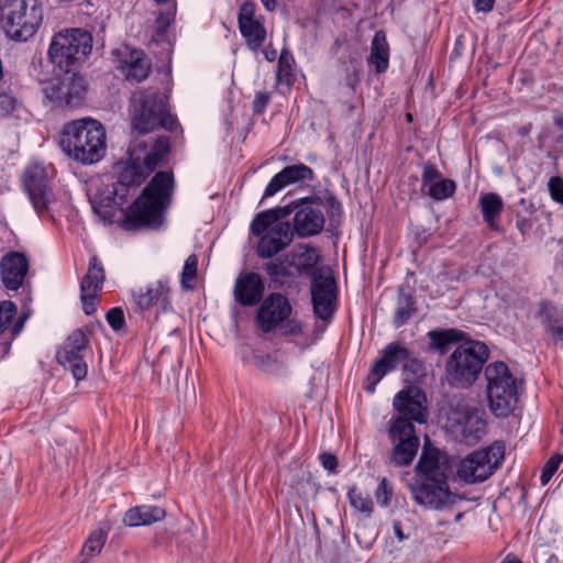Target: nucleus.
Here are the masks:
<instances>
[{"mask_svg": "<svg viewBox=\"0 0 563 563\" xmlns=\"http://www.w3.org/2000/svg\"><path fill=\"white\" fill-rule=\"evenodd\" d=\"M409 489L415 503L428 510L451 509L461 500L451 492L448 478H420Z\"/></svg>", "mask_w": 563, "mask_h": 563, "instance_id": "f8f14e48", "label": "nucleus"}, {"mask_svg": "<svg viewBox=\"0 0 563 563\" xmlns=\"http://www.w3.org/2000/svg\"><path fill=\"white\" fill-rule=\"evenodd\" d=\"M393 531H394V534L398 539L399 542H402L404 540L407 539V536H405V533L402 531V528H401V525H400L399 521H394V523H393Z\"/></svg>", "mask_w": 563, "mask_h": 563, "instance_id": "13d9d810", "label": "nucleus"}, {"mask_svg": "<svg viewBox=\"0 0 563 563\" xmlns=\"http://www.w3.org/2000/svg\"><path fill=\"white\" fill-rule=\"evenodd\" d=\"M417 311L416 300L413 295L404 288H399L397 297V307L394 313L393 323L396 328H400L406 324L411 316Z\"/></svg>", "mask_w": 563, "mask_h": 563, "instance_id": "c9c22d12", "label": "nucleus"}, {"mask_svg": "<svg viewBox=\"0 0 563 563\" xmlns=\"http://www.w3.org/2000/svg\"><path fill=\"white\" fill-rule=\"evenodd\" d=\"M273 212H260L251 223V233L258 238L256 254L261 258H272L284 251L294 240V229L289 222L274 223Z\"/></svg>", "mask_w": 563, "mask_h": 563, "instance_id": "1a4fd4ad", "label": "nucleus"}, {"mask_svg": "<svg viewBox=\"0 0 563 563\" xmlns=\"http://www.w3.org/2000/svg\"><path fill=\"white\" fill-rule=\"evenodd\" d=\"M287 254L292 264L295 276L316 275L314 268L320 260L317 249L306 245L299 252H289Z\"/></svg>", "mask_w": 563, "mask_h": 563, "instance_id": "2f4dec72", "label": "nucleus"}, {"mask_svg": "<svg viewBox=\"0 0 563 563\" xmlns=\"http://www.w3.org/2000/svg\"><path fill=\"white\" fill-rule=\"evenodd\" d=\"M263 54L265 56V58L268 60V62H273L275 60L276 56H277V52L275 48H273L271 45L265 47L263 49Z\"/></svg>", "mask_w": 563, "mask_h": 563, "instance_id": "bf43d9fd", "label": "nucleus"}, {"mask_svg": "<svg viewBox=\"0 0 563 563\" xmlns=\"http://www.w3.org/2000/svg\"><path fill=\"white\" fill-rule=\"evenodd\" d=\"M291 310L292 308L284 295L272 292L258 308L256 321L260 329L264 333L272 332L289 318Z\"/></svg>", "mask_w": 563, "mask_h": 563, "instance_id": "a211bd4d", "label": "nucleus"}, {"mask_svg": "<svg viewBox=\"0 0 563 563\" xmlns=\"http://www.w3.org/2000/svg\"><path fill=\"white\" fill-rule=\"evenodd\" d=\"M168 97L158 89H139L131 96L132 128L139 134H147L159 128L170 132L180 129L177 118L170 113Z\"/></svg>", "mask_w": 563, "mask_h": 563, "instance_id": "7ed1b4c3", "label": "nucleus"}, {"mask_svg": "<svg viewBox=\"0 0 563 563\" xmlns=\"http://www.w3.org/2000/svg\"><path fill=\"white\" fill-rule=\"evenodd\" d=\"M415 470L421 478H448L446 459L439 450L423 451Z\"/></svg>", "mask_w": 563, "mask_h": 563, "instance_id": "c756f323", "label": "nucleus"}, {"mask_svg": "<svg viewBox=\"0 0 563 563\" xmlns=\"http://www.w3.org/2000/svg\"><path fill=\"white\" fill-rule=\"evenodd\" d=\"M495 0H474L475 10L478 12H490L494 9Z\"/></svg>", "mask_w": 563, "mask_h": 563, "instance_id": "4d7b16f0", "label": "nucleus"}, {"mask_svg": "<svg viewBox=\"0 0 563 563\" xmlns=\"http://www.w3.org/2000/svg\"><path fill=\"white\" fill-rule=\"evenodd\" d=\"M169 153V139L158 136L147 144L134 140L129 147V158L117 164L118 180L112 185V197L106 199V207L123 206L130 189L140 187L145 179L166 159Z\"/></svg>", "mask_w": 563, "mask_h": 563, "instance_id": "f257e3e1", "label": "nucleus"}, {"mask_svg": "<svg viewBox=\"0 0 563 563\" xmlns=\"http://www.w3.org/2000/svg\"><path fill=\"white\" fill-rule=\"evenodd\" d=\"M483 219L492 230L498 229V221L504 210V201L498 194H482L478 199Z\"/></svg>", "mask_w": 563, "mask_h": 563, "instance_id": "473e14b6", "label": "nucleus"}, {"mask_svg": "<svg viewBox=\"0 0 563 563\" xmlns=\"http://www.w3.org/2000/svg\"><path fill=\"white\" fill-rule=\"evenodd\" d=\"M394 408L398 411V416L395 419H402L407 423L418 422L424 423L427 421V409L422 401L417 397L412 396V390L404 389L400 390L394 398Z\"/></svg>", "mask_w": 563, "mask_h": 563, "instance_id": "cd10ccee", "label": "nucleus"}, {"mask_svg": "<svg viewBox=\"0 0 563 563\" xmlns=\"http://www.w3.org/2000/svg\"><path fill=\"white\" fill-rule=\"evenodd\" d=\"M132 298L140 311L157 308L159 311H167L170 306V288L167 280H156L145 287L132 291Z\"/></svg>", "mask_w": 563, "mask_h": 563, "instance_id": "6ab92c4d", "label": "nucleus"}, {"mask_svg": "<svg viewBox=\"0 0 563 563\" xmlns=\"http://www.w3.org/2000/svg\"><path fill=\"white\" fill-rule=\"evenodd\" d=\"M319 461L324 470L335 473L338 467V459L334 454L324 452L319 455Z\"/></svg>", "mask_w": 563, "mask_h": 563, "instance_id": "5fc2aeb1", "label": "nucleus"}, {"mask_svg": "<svg viewBox=\"0 0 563 563\" xmlns=\"http://www.w3.org/2000/svg\"><path fill=\"white\" fill-rule=\"evenodd\" d=\"M528 132H529V131H528V129H527V128H522V129L519 131V133H520L521 135H527V134H528Z\"/></svg>", "mask_w": 563, "mask_h": 563, "instance_id": "69168bd1", "label": "nucleus"}, {"mask_svg": "<svg viewBox=\"0 0 563 563\" xmlns=\"http://www.w3.org/2000/svg\"><path fill=\"white\" fill-rule=\"evenodd\" d=\"M311 300L314 314L329 321L336 309V284L332 276L313 275L311 279Z\"/></svg>", "mask_w": 563, "mask_h": 563, "instance_id": "f3484780", "label": "nucleus"}, {"mask_svg": "<svg viewBox=\"0 0 563 563\" xmlns=\"http://www.w3.org/2000/svg\"><path fill=\"white\" fill-rule=\"evenodd\" d=\"M286 322L282 323V332L285 335H296L302 333V325L301 323L296 319H287Z\"/></svg>", "mask_w": 563, "mask_h": 563, "instance_id": "864d4df0", "label": "nucleus"}, {"mask_svg": "<svg viewBox=\"0 0 563 563\" xmlns=\"http://www.w3.org/2000/svg\"><path fill=\"white\" fill-rule=\"evenodd\" d=\"M562 461L563 457L560 454H554L547 461L540 476V482L542 485H547L550 482Z\"/></svg>", "mask_w": 563, "mask_h": 563, "instance_id": "c03bdc74", "label": "nucleus"}, {"mask_svg": "<svg viewBox=\"0 0 563 563\" xmlns=\"http://www.w3.org/2000/svg\"><path fill=\"white\" fill-rule=\"evenodd\" d=\"M238 26L250 51L257 53L263 48L267 32L264 25V18L256 15L255 2L246 0L240 5Z\"/></svg>", "mask_w": 563, "mask_h": 563, "instance_id": "dca6fc26", "label": "nucleus"}, {"mask_svg": "<svg viewBox=\"0 0 563 563\" xmlns=\"http://www.w3.org/2000/svg\"><path fill=\"white\" fill-rule=\"evenodd\" d=\"M263 269L273 283L283 284L285 278L295 277L288 254L282 260L265 263Z\"/></svg>", "mask_w": 563, "mask_h": 563, "instance_id": "e433bc0d", "label": "nucleus"}, {"mask_svg": "<svg viewBox=\"0 0 563 563\" xmlns=\"http://www.w3.org/2000/svg\"><path fill=\"white\" fill-rule=\"evenodd\" d=\"M156 3L158 4H163V3H166L168 0H154Z\"/></svg>", "mask_w": 563, "mask_h": 563, "instance_id": "338daca9", "label": "nucleus"}, {"mask_svg": "<svg viewBox=\"0 0 563 563\" xmlns=\"http://www.w3.org/2000/svg\"><path fill=\"white\" fill-rule=\"evenodd\" d=\"M16 314V306L9 300L0 302V334L3 333Z\"/></svg>", "mask_w": 563, "mask_h": 563, "instance_id": "37998d69", "label": "nucleus"}, {"mask_svg": "<svg viewBox=\"0 0 563 563\" xmlns=\"http://www.w3.org/2000/svg\"><path fill=\"white\" fill-rule=\"evenodd\" d=\"M300 208V200L292 201L287 206L278 207L274 209L265 210L264 212H273V216L275 218L274 223H280L283 222L282 219L288 217L290 213L295 212Z\"/></svg>", "mask_w": 563, "mask_h": 563, "instance_id": "de8ad7c7", "label": "nucleus"}, {"mask_svg": "<svg viewBox=\"0 0 563 563\" xmlns=\"http://www.w3.org/2000/svg\"><path fill=\"white\" fill-rule=\"evenodd\" d=\"M29 272V260L21 252H9L0 261L1 280L9 290H18Z\"/></svg>", "mask_w": 563, "mask_h": 563, "instance_id": "a878e982", "label": "nucleus"}, {"mask_svg": "<svg viewBox=\"0 0 563 563\" xmlns=\"http://www.w3.org/2000/svg\"><path fill=\"white\" fill-rule=\"evenodd\" d=\"M109 325L118 331L121 330L125 323L124 313L121 308H111L106 316Z\"/></svg>", "mask_w": 563, "mask_h": 563, "instance_id": "09e8293b", "label": "nucleus"}, {"mask_svg": "<svg viewBox=\"0 0 563 563\" xmlns=\"http://www.w3.org/2000/svg\"><path fill=\"white\" fill-rule=\"evenodd\" d=\"M558 142H563V134L558 137Z\"/></svg>", "mask_w": 563, "mask_h": 563, "instance_id": "774afa93", "label": "nucleus"}, {"mask_svg": "<svg viewBox=\"0 0 563 563\" xmlns=\"http://www.w3.org/2000/svg\"><path fill=\"white\" fill-rule=\"evenodd\" d=\"M504 454V446L499 443L475 451L460 461L457 477L468 484L482 483L501 465Z\"/></svg>", "mask_w": 563, "mask_h": 563, "instance_id": "9d476101", "label": "nucleus"}, {"mask_svg": "<svg viewBox=\"0 0 563 563\" xmlns=\"http://www.w3.org/2000/svg\"><path fill=\"white\" fill-rule=\"evenodd\" d=\"M404 371L412 373L413 376L419 377L423 375L424 373V365L423 363L413 357L412 353L409 351V358H406L402 364Z\"/></svg>", "mask_w": 563, "mask_h": 563, "instance_id": "3c124183", "label": "nucleus"}, {"mask_svg": "<svg viewBox=\"0 0 563 563\" xmlns=\"http://www.w3.org/2000/svg\"><path fill=\"white\" fill-rule=\"evenodd\" d=\"M164 508L153 505H142L129 509L123 518V522L129 527L147 526L161 521L165 518Z\"/></svg>", "mask_w": 563, "mask_h": 563, "instance_id": "7c9ffc66", "label": "nucleus"}, {"mask_svg": "<svg viewBox=\"0 0 563 563\" xmlns=\"http://www.w3.org/2000/svg\"><path fill=\"white\" fill-rule=\"evenodd\" d=\"M500 563H521V561L515 555H507Z\"/></svg>", "mask_w": 563, "mask_h": 563, "instance_id": "e2e57ef3", "label": "nucleus"}, {"mask_svg": "<svg viewBox=\"0 0 563 563\" xmlns=\"http://www.w3.org/2000/svg\"><path fill=\"white\" fill-rule=\"evenodd\" d=\"M106 541L107 532L104 530H93L81 549V554L85 556L84 560L88 561L90 558L98 555L104 547Z\"/></svg>", "mask_w": 563, "mask_h": 563, "instance_id": "ea45409f", "label": "nucleus"}, {"mask_svg": "<svg viewBox=\"0 0 563 563\" xmlns=\"http://www.w3.org/2000/svg\"><path fill=\"white\" fill-rule=\"evenodd\" d=\"M89 336L87 328L77 329L56 352L57 362L70 371L76 380L84 379L88 373L86 357L90 353Z\"/></svg>", "mask_w": 563, "mask_h": 563, "instance_id": "4468645a", "label": "nucleus"}, {"mask_svg": "<svg viewBox=\"0 0 563 563\" xmlns=\"http://www.w3.org/2000/svg\"><path fill=\"white\" fill-rule=\"evenodd\" d=\"M197 269H198V257L195 254L189 255L184 264L183 272H181V287L184 289H192L195 282L197 277Z\"/></svg>", "mask_w": 563, "mask_h": 563, "instance_id": "79ce46f5", "label": "nucleus"}, {"mask_svg": "<svg viewBox=\"0 0 563 563\" xmlns=\"http://www.w3.org/2000/svg\"><path fill=\"white\" fill-rule=\"evenodd\" d=\"M313 177V170L305 164L286 166L271 179L264 190L263 199L276 195L288 185L312 180Z\"/></svg>", "mask_w": 563, "mask_h": 563, "instance_id": "bb28decb", "label": "nucleus"}, {"mask_svg": "<svg viewBox=\"0 0 563 563\" xmlns=\"http://www.w3.org/2000/svg\"><path fill=\"white\" fill-rule=\"evenodd\" d=\"M92 35L89 31L74 27L57 32L49 43L48 58L62 71L78 68L92 51Z\"/></svg>", "mask_w": 563, "mask_h": 563, "instance_id": "423d86ee", "label": "nucleus"}, {"mask_svg": "<svg viewBox=\"0 0 563 563\" xmlns=\"http://www.w3.org/2000/svg\"><path fill=\"white\" fill-rule=\"evenodd\" d=\"M22 327H23V320H19V321L14 324V327H13L12 334H13V335H16V334L21 331Z\"/></svg>", "mask_w": 563, "mask_h": 563, "instance_id": "0e129e2a", "label": "nucleus"}, {"mask_svg": "<svg viewBox=\"0 0 563 563\" xmlns=\"http://www.w3.org/2000/svg\"><path fill=\"white\" fill-rule=\"evenodd\" d=\"M409 358V350L398 342L387 344L383 351V355L371 368L368 375L369 386L367 390L374 393L375 386L389 372L396 369L405 360Z\"/></svg>", "mask_w": 563, "mask_h": 563, "instance_id": "4be33fe9", "label": "nucleus"}, {"mask_svg": "<svg viewBox=\"0 0 563 563\" xmlns=\"http://www.w3.org/2000/svg\"><path fill=\"white\" fill-rule=\"evenodd\" d=\"M271 96L268 92L260 91L256 93L255 99L253 101V111L254 113L262 114L264 113L267 104L269 103Z\"/></svg>", "mask_w": 563, "mask_h": 563, "instance_id": "603ef678", "label": "nucleus"}, {"mask_svg": "<svg viewBox=\"0 0 563 563\" xmlns=\"http://www.w3.org/2000/svg\"><path fill=\"white\" fill-rule=\"evenodd\" d=\"M173 189V173H156L141 196L129 208L124 219L125 229L157 227L162 222L164 209L169 205Z\"/></svg>", "mask_w": 563, "mask_h": 563, "instance_id": "f03ea898", "label": "nucleus"}, {"mask_svg": "<svg viewBox=\"0 0 563 563\" xmlns=\"http://www.w3.org/2000/svg\"><path fill=\"white\" fill-rule=\"evenodd\" d=\"M484 374L489 409L496 417H508L518 402L517 379L504 362L488 364Z\"/></svg>", "mask_w": 563, "mask_h": 563, "instance_id": "6e6552de", "label": "nucleus"}, {"mask_svg": "<svg viewBox=\"0 0 563 563\" xmlns=\"http://www.w3.org/2000/svg\"><path fill=\"white\" fill-rule=\"evenodd\" d=\"M118 68L121 69L126 80L140 82L147 78L151 71V63L144 53L123 46L114 51Z\"/></svg>", "mask_w": 563, "mask_h": 563, "instance_id": "5701e85b", "label": "nucleus"}, {"mask_svg": "<svg viewBox=\"0 0 563 563\" xmlns=\"http://www.w3.org/2000/svg\"><path fill=\"white\" fill-rule=\"evenodd\" d=\"M261 2L267 11L273 12L276 10V0H261Z\"/></svg>", "mask_w": 563, "mask_h": 563, "instance_id": "680f3d73", "label": "nucleus"}, {"mask_svg": "<svg viewBox=\"0 0 563 563\" xmlns=\"http://www.w3.org/2000/svg\"><path fill=\"white\" fill-rule=\"evenodd\" d=\"M553 123L558 130L563 131V113L555 112L553 114Z\"/></svg>", "mask_w": 563, "mask_h": 563, "instance_id": "052dcab7", "label": "nucleus"}, {"mask_svg": "<svg viewBox=\"0 0 563 563\" xmlns=\"http://www.w3.org/2000/svg\"><path fill=\"white\" fill-rule=\"evenodd\" d=\"M294 66V56L289 51L283 49L278 58L277 81L285 82L287 86L292 85L296 79Z\"/></svg>", "mask_w": 563, "mask_h": 563, "instance_id": "58836bf2", "label": "nucleus"}, {"mask_svg": "<svg viewBox=\"0 0 563 563\" xmlns=\"http://www.w3.org/2000/svg\"><path fill=\"white\" fill-rule=\"evenodd\" d=\"M390 496H391V490L388 489L387 481L384 478L379 483V486L376 492V497L383 506H386L388 504Z\"/></svg>", "mask_w": 563, "mask_h": 563, "instance_id": "6e6d98bb", "label": "nucleus"}, {"mask_svg": "<svg viewBox=\"0 0 563 563\" xmlns=\"http://www.w3.org/2000/svg\"><path fill=\"white\" fill-rule=\"evenodd\" d=\"M369 62L378 74L384 73L389 65V44L385 32L377 31L371 44Z\"/></svg>", "mask_w": 563, "mask_h": 563, "instance_id": "72a5a7b5", "label": "nucleus"}, {"mask_svg": "<svg viewBox=\"0 0 563 563\" xmlns=\"http://www.w3.org/2000/svg\"><path fill=\"white\" fill-rule=\"evenodd\" d=\"M175 12L169 10L161 12L155 20V30L157 37H164L169 25L174 22Z\"/></svg>", "mask_w": 563, "mask_h": 563, "instance_id": "a18cd8bd", "label": "nucleus"}, {"mask_svg": "<svg viewBox=\"0 0 563 563\" xmlns=\"http://www.w3.org/2000/svg\"><path fill=\"white\" fill-rule=\"evenodd\" d=\"M63 151L82 164L99 162L106 152V132L100 122L81 119L67 124L60 137Z\"/></svg>", "mask_w": 563, "mask_h": 563, "instance_id": "20e7f679", "label": "nucleus"}, {"mask_svg": "<svg viewBox=\"0 0 563 563\" xmlns=\"http://www.w3.org/2000/svg\"><path fill=\"white\" fill-rule=\"evenodd\" d=\"M325 219L320 206L314 205L311 198L300 199V208L294 217V233L300 238L319 234L324 227Z\"/></svg>", "mask_w": 563, "mask_h": 563, "instance_id": "412c9836", "label": "nucleus"}, {"mask_svg": "<svg viewBox=\"0 0 563 563\" xmlns=\"http://www.w3.org/2000/svg\"><path fill=\"white\" fill-rule=\"evenodd\" d=\"M51 170L44 165L32 164L25 168L22 177L24 190L40 217L48 214L56 200L51 185Z\"/></svg>", "mask_w": 563, "mask_h": 563, "instance_id": "9b49d317", "label": "nucleus"}, {"mask_svg": "<svg viewBox=\"0 0 563 563\" xmlns=\"http://www.w3.org/2000/svg\"><path fill=\"white\" fill-rule=\"evenodd\" d=\"M488 356L489 350L483 342L468 341L459 345L446 364L448 383L456 388L471 387L478 378Z\"/></svg>", "mask_w": 563, "mask_h": 563, "instance_id": "0eeeda50", "label": "nucleus"}, {"mask_svg": "<svg viewBox=\"0 0 563 563\" xmlns=\"http://www.w3.org/2000/svg\"><path fill=\"white\" fill-rule=\"evenodd\" d=\"M104 269L99 258H89L88 272L80 282V299L86 314H92L97 309V297L104 282Z\"/></svg>", "mask_w": 563, "mask_h": 563, "instance_id": "aec40b11", "label": "nucleus"}, {"mask_svg": "<svg viewBox=\"0 0 563 563\" xmlns=\"http://www.w3.org/2000/svg\"><path fill=\"white\" fill-rule=\"evenodd\" d=\"M64 73L62 77L48 81L43 88V92L57 108L80 107L85 102L87 81L77 73Z\"/></svg>", "mask_w": 563, "mask_h": 563, "instance_id": "ddd939ff", "label": "nucleus"}, {"mask_svg": "<svg viewBox=\"0 0 563 563\" xmlns=\"http://www.w3.org/2000/svg\"><path fill=\"white\" fill-rule=\"evenodd\" d=\"M548 187L551 198L563 205V179L559 176L551 177Z\"/></svg>", "mask_w": 563, "mask_h": 563, "instance_id": "8fccbe9b", "label": "nucleus"}, {"mask_svg": "<svg viewBox=\"0 0 563 563\" xmlns=\"http://www.w3.org/2000/svg\"><path fill=\"white\" fill-rule=\"evenodd\" d=\"M44 19L41 0H4L1 3L0 25L5 36L27 42L38 32Z\"/></svg>", "mask_w": 563, "mask_h": 563, "instance_id": "39448f33", "label": "nucleus"}, {"mask_svg": "<svg viewBox=\"0 0 563 563\" xmlns=\"http://www.w3.org/2000/svg\"><path fill=\"white\" fill-rule=\"evenodd\" d=\"M265 285L260 274L243 271L235 279L233 296L234 300L243 307L258 305L264 296Z\"/></svg>", "mask_w": 563, "mask_h": 563, "instance_id": "b1692460", "label": "nucleus"}, {"mask_svg": "<svg viewBox=\"0 0 563 563\" xmlns=\"http://www.w3.org/2000/svg\"><path fill=\"white\" fill-rule=\"evenodd\" d=\"M536 317L540 320L551 341L563 347V310L547 300H542L539 303Z\"/></svg>", "mask_w": 563, "mask_h": 563, "instance_id": "c85d7f7f", "label": "nucleus"}, {"mask_svg": "<svg viewBox=\"0 0 563 563\" xmlns=\"http://www.w3.org/2000/svg\"><path fill=\"white\" fill-rule=\"evenodd\" d=\"M347 497L351 506L363 512L366 517H369L373 511V503L369 497L365 496L357 488L353 487L349 490Z\"/></svg>", "mask_w": 563, "mask_h": 563, "instance_id": "a19ab883", "label": "nucleus"}, {"mask_svg": "<svg viewBox=\"0 0 563 563\" xmlns=\"http://www.w3.org/2000/svg\"><path fill=\"white\" fill-rule=\"evenodd\" d=\"M485 428V421L478 417L475 410H466L462 419L459 420V431L466 442L481 439Z\"/></svg>", "mask_w": 563, "mask_h": 563, "instance_id": "f704fd0d", "label": "nucleus"}, {"mask_svg": "<svg viewBox=\"0 0 563 563\" xmlns=\"http://www.w3.org/2000/svg\"><path fill=\"white\" fill-rule=\"evenodd\" d=\"M428 335L431 340V345L442 351L448 344L462 341L465 333L457 329H445L430 331Z\"/></svg>", "mask_w": 563, "mask_h": 563, "instance_id": "4c0bfd02", "label": "nucleus"}, {"mask_svg": "<svg viewBox=\"0 0 563 563\" xmlns=\"http://www.w3.org/2000/svg\"><path fill=\"white\" fill-rule=\"evenodd\" d=\"M389 437L395 443L391 452V461L397 466H408L411 464L420 443L419 438L416 435L413 424L407 423L402 419H391Z\"/></svg>", "mask_w": 563, "mask_h": 563, "instance_id": "2eb2a0df", "label": "nucleus"}, {"mask_svg": "<svg viewBox=\"0 0 563 563\" xmlns=\"http://www.w3.org/2000/svg\"><path fill=\"white\" fill-rule=\"evenodd\" d=\"M421 191L437 201L451 198L456 191V183L444 178L435 165L426 163L421 176Z\"/></svg>", "mask_w": 563, "mask_h": 563, "instance_id": "393cba45", "label": "nucleus"}, {"mask_svg": "<svg viewBox=\"0 0 563 563\" xmlns=\"http://www.w3.org/2000/svg\"><path fill=\"white\" fill-rule=\"evenodd\" d=\"M18 100L11 93L0 89V117H9L15 110Z\"/></svg>", "mask_w": 563, "mask_h": 563, "instance_id": "49530a36", "label": "nucleus"}]
</instances>
